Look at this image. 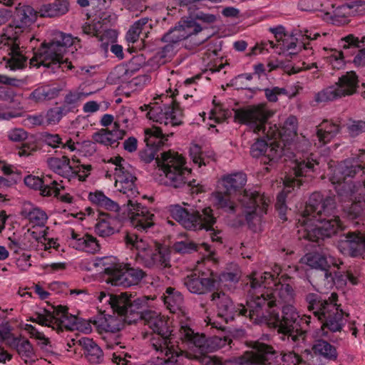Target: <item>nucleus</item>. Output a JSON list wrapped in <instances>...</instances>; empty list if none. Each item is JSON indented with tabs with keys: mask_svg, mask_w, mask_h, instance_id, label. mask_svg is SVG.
Returning <instances> with one entry per match:
<instances>
[{
	"mask_svg": "<svg viewBox=\"0 0 365 365\" xmlns=\"http://www.w3.org/2000/svg\"><path fill=\"white\" fill-rule=\"evenodd\" d=\"M173 126L169 125L165 127L164 125H160V127H153L148 128L145 130V138H150V137L164 138L165 136H169L173 135V132H170L169 128ZM150 140V139H148Z\"/></svg>",
	"mask_w": 365,
	"mask_h": 365,
	"instance_id": "obj_60",
	"label": "nucleus"
},
{
	"mask_svg": "<svg viewBox=\"0 0 365 365\" xmlns=\"http://www.w3.org/2000/svg\"><path fill=\"white\" fill-rule=\"evenodd\" d=\"M331 55L328 57L329 63L334 68H341L345 64L343 52L336 49H331Z\"/></svg>",
	"mask_w": 365,
	"mask_h": 365,
	"instance_id": "obj_64",
	"label": "nucleus"
},
{
	"mask_svg": "<svg viewBox=\"0 0 365 365\" xmlns=\"http://www.w3.org/2000/svg\"><path fill=\"white\" fill-rule=\"evenodd\" d=\"M47 227H36L31 226L27 230V235L29 238H32L36 242H41L44 245V249H48V247L45 245L46 241Z\"/></svg>",
	"mask_w": 365,
	"mask_h": 365,
	"instance_id": "obj_56",
	"label": "nucleus"
},
{
	"mask_svg": "<svg viewBox=\"0 0 365 365\" xmlns=\"http://www.w3.org/2000/svg\"><path fill=\"white\" fill-rule=\"evenodd\" d=\"M48 168L57 175L69 180L76 178L75 169L71 165L68 157H50L46 160Z\"/></svg>",
	"mask_w": 365,
	"mask_h": 365,
	"instance_id": "obj_24",
	"label": "nucleus"
},
{
	"mask_svg": "<svg viewBox=\"0 0 365 365\" xmlns=\"http://www.w3.org/2000/svg\"><path fill=\"white\" fill-rule=\"evenodd\" d=\"M266 98L269 102H277L278 97L281 96H286L289 98L295 97L298 93L296 88H291L289 90L285 88L272 87L265 88L264 90Z\"/></svg>",
	"mask_w": 365,
	"mask_h": 365,
	"instance_id": "obj_45",
	"label": "nucleus"
},
{
	"mask_svg": "<svg viewBox=\"0 0 365 365\" xmlns=\"http://www.w3.org/2000/svg\"><path fill=\"white\" fill-rule=\"evenodd\" d=\"M355 186L351 184H344L339 189V195L342 201H351V204L345 211L351 218L365 215V195L359 194L356 197Z\"/></svg>",
	"mask_w": 365,
	"mask_h": 365,
	"instance_id": "obj_15",
	"label": "nucleus"
},
{
	"mask_svg": "<svg viewBox=\"0 0 365 365\" xmlns=\"http://www.w3.org/2000/svg\"><path fill=\"white\" fill-rule=\"evenodd\" d=\"M314 168V161L302 160L297 162L294 168V173L296 177L307 175L309 173L313 172Z\"/></svg>",
	"mask_w": 365,
	"mask_h": 365,
	"instance_id": "obj_59",
	"label": "nucleus"
},
{
	"mask_svg": "<svg viewBox=\"0 0 365 365\" xmlns=\"http://www.w3.org/2000/svg\"><path fill=\"white\" fill-rule=\"evenodd\" d=\"M314 225L312 230H307L306 237L311 241H317L320 237H329L335 234L340 227V220L336 215L327 217L324 220H314Z\"/></svg>",
	"mask_w": 365,
	"mask_h": 365,
	"instance_id": "obj_19",
	"label": "nucleus"
},
{
	"mask_svg": "<svg viewBox=\"0 0 365 365\" xmlns=\"http://www.w3.org/2000/svg\"><path fill=\"white\" fill-rule=\"evenodd\" d=\"M148 18H143L136 22L134 23V24L130 27V29L128 30L127 35H126V39L128 42L134 43L138 41L139 36H140V30L138 29V25H146L148 23Z\"/></svg>",
	"mask_w": 365,
	"mask_h": 365,
	"instance_id": "obj_61",
	"label": "nucleus"
},
{
	"mask_svg": "<svg viewBox=\"0 0 365 365\" xmlns=\"http://www.w3.org/2000/svg\"><path fill=\"white\" fill-rule=\"evenodd\" d=\"M10 347L15 349L26 363L35 361V351L32 344L28 339L19 337Z\"/></svg>",
	"mask_w": 365,
	"mask_h": 365,
	"instance_id": "obj_38",
	"label": "nucleus"
},
{
	"mask_svg": "<svg viewBox=\"0 0 365 365\" xmlns=\"http://www.w3.org/2000/svg\"><path fill=\"white\" fill-rule=\"evenodd\" d=\"M202 248L210 252V246L206 243L195 244L192 241L185 240L175 242L173 245V249L179 253H189L192 251H198Z\"/></svg>",
	"mask_w": 365,
	"mask_h": 365,
	"instance_id": "obj_49",
	"label": "nucleus"
},
{
	"mask_svg": "<svg viewBox=\"0 0 365 365\" xmlns=\"http://www.w3.org/2000/svg\"><path fill=\"white\" fill-rule=\"evenodd\" d=\"M131 294L127 292L121 293L118 295H113L107 300L114 312L118 314L124 316L127 310V307L131 299Z\"/></svg>",
	"mask_w": 365,
	"mask_h": 365,
	"instance_id": "obj_42",
	"label": "nucleus"
},
{
	"mask_svg": "<svg viewBox=\"0 0 365 365\" xmlns=\"http://www.w3.org/2000/svg\"><path fill=\"white\" fill-rule=\"evenodd\" d=\"M51 182L50 175H46L43 178L28 175L24 179V182L26 186L35 190H39L41 195H43V191L45 188L51 187Z\"/></svg>",
	"mask_w": 365,
	"mask_h": 365,
	"instance_id": "obj_48",
	"label": "nucleus"
},
{
	"mask_svg": "<svg viewBox=\"0 0 365 365\" xmlns=\"http://www.w3.org/2000/svg\"><path fill=\"white\" fill-rule=\"evenodd\" d=\"M144 324L155 333L150 339L151 347L155 351L169 353L170 346L173 344L171 330L168 325L167 317L153 310H146L143 319Z\"/></svg>",
	"mask_w": 365,
	"mask_h": 365,
	"instance_id": "obj_9",
	"label": "nucleus"
},
{
	"mask_svg": "<svg viewBox=\"0 0 365 365\" xmlns=\"http://www.w3.org/2000/svg\"><path fill=\"white\" fill-rule=\"evenodd\" d=\"M283 155L282 148L275 143H270L263 157L264 163H270L272 165L277 162Z\"/></svg>",
	"mask_w": 365,
	"mask_h": 365,
	"instance_id": "obj_52",
	"label": "nucleus"
},
{
	"mask_svg": "<svg viewBox=\"0 0 365 365\" xmlns=\"http://www.w3.org/2000/svg\"><path fill=\"white\" fill-rule=\"evenodd\" d=\"M69 9L68 0H54L52 3L44 4L39 9L41 17H58L66 14Z\"/></svg>",
	"mask_w": 365,
	"mask_h": 365,
	"instance_id": "obj_32",
	"label": "nucleus"
},
{
	"mask_svg": "<svg viewBox=\"0 0 365 365\" xmlns=\"http://www.w3.org/2000/svg\"><path fill=\"white\" fill-rule=\"evenodd\" d=\"M115 220L108 216L101 218L96 225V233L101 237H109L115 233L117 228L115 226Z\"/></svg>",
	"mask_w": 365,
	"mask_h": 365,
	"instance_id": "obj_43",
	"label": "nucleus"
},
{
	"mask_svg": "<svg viewBox=\"0 0 365 365\" xmlns=\"http://www.w3.org/2000/svg\"><path fill=\"white\" fill-rule=\"evenodd\" d=\"M251 351H245L237 359L239 365H299L302 359L294 351L278 352L271 345L251 341Z\"/></svg>",
	"mask_w": 365,
	"mask_h": 365,
	"instance_id": "obj_4",
	"label": "nucleus"
},
{
	"mask_svg": "<svg viewBox=\"0 0 365 365\" xmlns=\"http://www.w3.org/2000/svg\"><path fill=\"white\" fill-rule=\"evenodd\" d=\"M242 212L247 222L251 221L256 215H262L266 212L269 200L257 192L244 191L240 199Z\"/></svg>",
	"mask_w": 365,
	"mask_h": 365,
	"instance_id": "obj_14",
	"label": "nucleus"
},
{
	"mask_svg": "<svg viewBox=\"0 0 365 365\" xmlns=\"http://www.w3.org/2000/svg\"><path fill=\"white\" fill-rule=\"evenodd\" d=\"M258 304L254 302L251 306L255 309H252L255 317L252 319L255 323H264L270 327L277 328L279 333L291 336L293 341L297 340V336L292 333L298 330L299 314L292 304H284L282 307V317L279 316L277 307L260 309Z\"/></svg>",
	"mask_w": 365,
	"mask_h": 365,
	"instance_id": "obj_3",
	"label": "nucleus"
},
{
	"mask_svg": "<svg viewBox=\"0 0 365 365\" xmlns=\"http://www.w3.org/2000/svg\"><path fill=\"white\" fill-rule=\"evenodd\" d=\"M140 109L148 110L147 116L150 120L165 127L176 126L182 123V110L180 105L174 101H172L170 105L153 102L143 105Z\"/></svg>",
	"mask_w": 365,
	"mask_h": 365,
	"instance_id": "obj_10",
	"label": "nucleus"
},
{
	"mask_svg": "<svg viewBox=\"0 0 365 365\" xmlns=\"http://www.w3.org/2000/svg\"><path fill=\"white\" fill-rule=\"evenodd\" d=\"M73 247L77 250H82L90 253H96L100 250V245L98 241L90 235H85L77 239Z\"/></svg>",
	"mask_w": 365,
	"mask_h": 365,
	"instance_id": "obj_44",
	"label": "nucleus"
},
{
	"mask_svg": "<svg viewBox=\"0 0 365 365\" xmlns=\"http://www.w3.org/2000/svg\"><path fill=\"white\" fill-rule=\"evenodd\" d=\"M179 25L185 36V39L188 38H196L199 32L202 31V28L193 19H183L179 22ZM206 40V37L197 38L194 39L195 45H200Z\"/></svg>",
	"mask_w": 365,
	"mask_h": 365,
	"instance_id": "obj_40",
	"label": "nucleus"
},
{
	"mask_svg": "<svg viewBox=\"0 0 365 365\" xmlns=\"http://www.w3.org/2000/svg\"><path fill=\"white\" fill-rule=\"evenodd\" d=\"M336 293L331 294L329 301L320 299L315 294H309L306 297L308 309L312 311L319 320L324 321L321 327L322 336L328 334L326 328L332 332H340L349 317V314L344 313L336 304Z\"/></svg>",
	"mask_w": 365,
	"mask_h": 365,
	"instance_id": "obj_2",
	"label": "nucleus"
},
{
	"mask_svg": "<svg viewBox=\"0 0 365 365\" xmlns=\"http://www.w3.org/2000/svg\"><path fill=\"white\" fill-rule=\"evenodd\" d=\"M99 333L115 332L120 329L121 323L116 317L100 314L90 321Z\"/></svg>",
	"mask_w": 365,
	"mask_h": 365,
	"instance_id": "obj_31",
	"label": "nucleus"
},
{
	"mask_svg": "<svg viewBox=\"0 0 365 365\" xmlns=\"http://www.w3.org/2000/svg\"><path fill=\"white\" fill-rule=\"evenodd\" d=\"M247 182V176L245 173H237L222 178L219 185L227 193H235L240 191Z\"/></svg>",
	"mask_w": 365,
	"mask_h": 365,
	"instance_id": "obj_33",
	"label": "nucleus"
},
{
	"mask_svg": "<svg viewBox=\"0 0 365 365\" xmlns=\"http://www.w3.org/2000/svg\"><path fill=\"white\" fill-rule=\"evenodd\" d=\"M190 155L194 163L197 164L199 167L202 165H206L209 163L208 159L202 157L201 148L198 145H192L190 148Z\"/></svg>",
	"mask_w": 365,
	"mask_h": 365,
	"instance_id": "obj_63",
	"label": "nucleus"
},
{
	"mask_svg": "<svg viewBox=\"0 0 365 365\" xmlns=\"http://www.w3.org/2000/svg\"><path fill=\"white\" fill-rule=\"evenodd\" d=\"M169 348V353H165V351H156L159 354L158 358L163 361L162 365H182L177 360L178 354L174 349L173 344H171Z\"/></svg>",
	"mask_w": 365,
	"mask_h": 365,
	"instance_id": "obj_58",
	"label": "nucleus"
},
{
	"mask_svg": "<svg viewBox=\"0 0 365 365\" xmlns=\"http://www.w3.org/2000/svg\"><path fill=\"white\" fill-rule=\"evenodd\" d=\"M250 289L249 290L250 300L247 302V308H245L242 305H240V308L238 309L239 315L242 316H248L250 319L252 320L255 315L252 312L253 308L251 307L252 303L259 302L258 304L259 308L260 309H263L265 308V304L267 302L266 298L267 296V289L266 284H262L261 282H259V274L254 272L250 277Z\"/></svg>",
	"mask_w": 365,
	"mask_h": 365,
	"instance_id": "obj_13",
	"label": "nucleus"
},
{
	"mask_svg": "<svg viewBox=\"0 0 365 365\" xmlns=\"http://www.w3.org/2000/svg\"><path fill=\"white\" fill-rule=\"evenodd\" d=\"M339 98L340 96L334 85L317 93L314 96V100L317 103H322L331 101Z\"/></svg>",
	"mask_w": 365,
	"mask_h": 365,
	"instance_id": "obj_55",
	"label": "nucleus"
},
{
	"mask_svg": "<svg viewBox=\"0 0 365 365\" xmlns=\"http://www.w3.org/2000/svg\"><path fill=\"white\" fill-rule=\"evenodd\" d=\"M131 73L126 65L121 64L115 67L110 74V78L115 83L124 82L128 79Z\"/></svg>",
	"mask_w": 365,
	"mask_h": 365,
	"instance_id": "obj_57",
	"label": "nucleus"
},
{
	"mask_svg": "<svg viewBox=\"0 0 365 365\" xmlns=\"http://www.w3.org/2000/svg\"><path fill=\"white\" fill-rule=\"evenodd\" d=\"M125 135V130L120 128V121L115 120L111 130L101 128L93 134L92 140L106 146H115L118 144V140L123 139Z\"/></svg>",
	"mask_w": 365,
	"mask_h": 365,
	"instance_id": "obj_22",
	"label": "nucleus"
},
{
	"mask_svg": "<svg viewBox=\"0 0 365 365\" xmlns=\"http://www.w3.org/2000/svg\"><path fill=\"white\" fill-rule=\"evenodd\" d=\"M173 217L184 227L188 230L210 231V235L213 242H222L220 232L215 230L212 227L216 222L213 215V210L210 207H205L200 211L189 212L185 208L175 206L172 210Z\"/></svg>",
	"mask_w": 365,
	"mask_h": 365,
	"instance_id": "obj_7",
	"label": "nucleus"
},
{
	"mask_svg": "<svg viewBox=\"0 0 365 365\" xmlns=\"http://www.w3.org/2000/svg\"><path fill=\"white\" fill-rule=\"evenodd\" d=\"M185 33L182 32L181 27L178 24L177 26H175L174 29L170 30L168 34H166L163 38V40L165 42L168 43V45L165 46L162 50L161 52H159L158 55L160 57L165 58L168 56V53H173V47L172 43H176L179 41H181L182 40H185V38L183 34Z\"/></svg>",
	"mask_w": 365,
	"mask_h": 365,
	"instance_id": "obj_39",
	"label": "nucleus"
},
{
	"mask_svg": "<svg viewBox=\"0 0 365 365\" xmlns=\"http://www.w3.org/2000/svg\"><path fill=\"white\" fill-rule=\"evenodd\" d=\"M98 265L104 267V272L108 277L107 282L114 286L128 287L138 284L146 276L145 272L130 264L118 263L111 257L99 260Z\"/></svg>",
	"mask_w": 365,
	"mask_h": 365,
	"instance_id": "obj_8",
	"label": "nucleus"
},
{
	"mask_svg": "<svg viewBox=\"0 0 365 365\" xmlns=\"http://www.w3.org/2000/svg\"><path fill=\"white\" fill-rule=\"evenodd\" d=\"M338 247L344 255H360L365 252V235L349 232L338 242Z\"/></svg>",
	"mask_w": 365,
	"mask_h": 365,
	"instance_id": "obj_21",
	"label": "nucleus"
},
{
	"mask_svg": "<svg viewBox=\"0 0 365 365\" xmlns=\"http://www.w3.org/2000/svg\"><path fill=\"white\" fill-rule=\"evenodd\" d=\"M147 304V299L145 297L131 299L124 314L125 320L130 324L143 320Z\"/></svg>",
	"mask_w": 365,
	"mask_h": 365,
	"instance_id": "obj_30",
	"label": "nucleus"
},
{
	"mask_svg": "<svg viewBox=\"0 0 365 365\" xmlns=\"http://www.w3.org/2000/svg\"><path fill=\"white\" fill-rule=\"evenodd\" d=\"M350 10L349 4L336 8L331 17L333 23L339 26L347 24L350 21Z\"/></svg>",
	"mask_w": 365,
	"mask_h": 365,
	"instance_id": "obj_53",
	"label": "nucleus"
},
{
	"mask_svg": "<svg viewBox=\"0 0 365 365\" xmlns=\"http://www.w3.org/2000/svg\"><path fill=\"white\" fill-rule=\"evenodd\" d=\"M267 302L265 309L277 308V304H289L294 301L295 292L292 287L288 284H274L273 289H267Z\"/></svg>",
	"mask_w": 365,
	"mask_h": 365,
	"instance_id": "obj_18",
	"label": "nucleus"
},
{
	"mask_svg": "<svg viewBox=\"0 0 365 365\" xmlns=\"http://www.w3.org/2000/svg\"><path fill=\"white\" fill-rule=\"evenodd\" d=\"M0 43L8 47L10 58L7 59L6 66L11 70L23 68L26 62L27 57L24 53L23 47H20V38L15 36H2Z\"/></svg>",
	"mask_w": 365,
	"mask_h": 365,
	"instance_id": "obj_17",
	"label": "nucleus"
},
{
	"mask_svg": "<svg viewBox=\"0 0 365 365\" xmlns=\"http://www.w3.org/2000/svg\"><path fill=\"white\" fill-rule=\"evenodd\" d=\"M11 331L12 328L8 323L0 325V342L5 341L10 346L19 338L15 336Z\"/></svg>",
	"mask_w": 365,
	"mask_h": 365,
	"instance_id": "obj_62",
	"label": "nucleus"
},
{
	"mask_svg": "<svg viewBox=\"0 0 365 365\" xmlns=\"http://www.w3.org/2000/svg\"><path fill=\"white\" fill-rule=\"evenodd\" d=\"M217 282V275L212 272H210L207 277L204 273L202 276L192 274L187 276L184 281V284L187 289L194 294H204L213 288Z\"/></svg>",
	"mask_w": 365,
	"mask_h": 365,
	"instance_id": "obj_20",
	"label": "nucleus"
},
{
	"mask_svg": "<svg viewBox=\"0 0 365 365\" xmlns=\"http://www.w3.org/2000/svg\"><path fill=\"white\" fill-rule=\"evenodd\" d=\"M232 193H227V190H223L220 185H218V190L211 194V199L214 205L217 208L225 210L228 212H235L237 207L235 202L230 200Z\"/></svg>",
	"mask_w": 365,
	"mask_h": 365,
	"instance_id": "obj_34",
	"label": "nucleus"
},
{
	"mask_svg": "<svg viewBox=\"0 0 365 365\" xmlns=\"http://www.w3.org/2000/svg\"><path fill=\"white\" fill-rule=\"evenodd\" d=\"M361 170L358 162L354 160H346L338 165L334 170L331 177L332 183L341 185L346 178L354 177L357 172Z\"/></svg>",
	"mask_w": 365,
	"mask_h": 365,
	"instance_id": "obj_26",
	"label": "nucleus"
},
{
	"mask_svg": "<svg viewBox=\"0 0 365 365\" xmlns=\"http://www.w3.org/2000/svg\"><path fill=\"white\" fill-rule=\"evenodd\" d=\"M180 336L182 341L187 342L189 345H192L203 351L207 345V339L204 334L195 333L187 325H182L179 330Z\"/></svg>",
	"mask_w": 365,
	"mask_h": 365,
	"instance_id": "obj_35",
	"label": "nucleus"
},
{
	"mask_svg": "<svg viewBox=\"0 0 365 365\" xmlns=\"http://www.w3.org/2000/svg\"><path fill=\"white\" fill-rule=\"evenodd\" d=\"M124 242L128 247L136 250V259L144 267L163 269L170 266L169 255L160 244L149 243L131 232L125 235Z\"/></svg>",
	"mask_w": 365,
	"mask_h": 365,
	"instance_id": "obj_6",
	"label": "nucleus"
},
{
	"mask_svg": "<svg viewBox=\"0 0 365 365\" xmlns=\"http://www.w3.org/2000/svg\"><path fill=\"white\" fill-rule=\"evenodd\" d=\"M115 186L118 191L130 197L135 194V178L125 168L115 169Z\"/></svg>",
	"mask_w": 365,
	"mask_h": 365,
	"instance_id": "obj_28",
	"label": "nucleus"
},
{
	"mask_svg": "<svg viewBox=\"0 0 365 365\" xmlns=\"http://www.w3.org/2000/svg\"><path fill=\"white\" fill-rule=\"evenodd\" d=\"M235 111V120L247 125L255 133H264L265 125L273 113L264 105L249 106Z\"/></svg>",
	"mask_w": 365,
	"mask_h": 365,
	"instance_id": "obj_11",
	"label": "nucleus"
},
{
	"mask_svg": "<svg viewBox=\"0 0 365 365\" xmlns=\"http://www.w3.org/2000/svg\"><path fill=\"white\" fill-rule=\"evenodd\" d=\"M336 205L334 197L324 196L319 192L312 194L303 212V217L308 220H324L336 215Z\"/></svg>",
	"mask_w": 365,
	"mask_h": 365,
	"instance_id": "obj_12",
	"label": "nucleus"
},
{
	"mask_svg": "<svg viewBox=\"0 0 365 365\" xmlns=\"http://www.w3.org/2000/svg\"><path fill=\"white\" fill-rule=\"evenodd\" d=\"M79 344L85 351V355L92 364H99L103 360V351L101 348L90 338H82L78 340Z\"/></svg>",
	"mask_w": 365,
	"mask_h": 365,
	"instance_id": "obj_37",
	"label": "nucleus"
},
{
	"mask_svg": "<svg viewBox=\"0 0 365 365\" xmlns=\"http://www.w3.org/2000/svg\"><path fill=\"white\" fill-rule=\"evenodd\" d=\"M26 217L28 218L29 223L31 226L36 227H46L48 216L46 213L42 210L34 207L32 208L27 214Z\"/></svg>",
	"mask_w": 365,
	"mask_h": 365,
	"instance_id": "obj_51",
	"label": "nucleus"
},
{
	"mask_svg": "<svg viewBox=\"0 0 365 365\" xmlns=\"http://www.w3.org/2000/svg\"><path fill=\"white\" fill-rule=\"evenodd\" d=\"M312 351L314 356L329 361H335L338 355L336 347L323 339H317L314 341Z\"/></svg>",
	"mask_w": 365,
	"mask_h": 365,
	"instance_id": "obj_36",
	"label": "nucleus"
},
{
	"mask_svg": "<svg viewBox=\"0 0 365 365\" xmlns=\"http://www.w3.org/2000/svg\"><path fill=\"white\" fill-rule=\"evenodd\" d=\"M211 297L212 302L217 307L219 316L224 317L226 321L234 318L237 311L235 310L233 302L227 294L222 292H216L212 294Z\"/></svg>",
	"mask_w": 365,
	"mask_h": 365,
	"instance_id": "obj_25",
	"label": "nucleus"
},
{
	"mask_svg": "<svg viewBox=\"0 0 365 365\" xmlns=\"http://www.w3.org/2000/svg\"><path fill=\"white\" fill-rule=\"evenodd\" d=\"M128 212L132 225H138L140 220H138L140 215L148 214V208L143 206L140 203L129 200L128 202Z\"/></svg>",
	"mask_w": 365,
	"mask_h": 365,
	"instance_id": "obj_47",
	"label": "nucleus"
},
{
	"mask_svg": "<svg viewBox=\"0 0 365 365\" xmlns=\"http://www.w3.org/2000/svg\"><path fill=\"white\" fill-rule=\"evenodd\" d=\"M300 263L307 265L312 269H319L325 272V277L328 278L331 276L329 272L331 266L339 267L342 262L334 257L318 252H309L304 255Z\"/></svg>",
	"mask_w": 365,
	"mask_h": 365,
	"instance_id": "obj_16",
	"label": "nucleus"
},
{
	"mask_svg": "<svg viewBox=\"0 0 365 365\" xmlns=\"http://www.w3.org/2000/svg\"><path fill=\"white\" fill-rule=\"evenodd\" d=\"M57 96L58 92L55 89L40 87L31 93L30 98L36 103H41L53 99Z\"/></svg>",
	"mask_w": 365,
	"mask_h": 365,
	"instance_id": "obj_50",
	"label": "nucleus"
},
{
	"mask_svg": "<svg viewBox=\"0 0 365 365\" xmlns=\"http://www.w3.org/2000/svg\"><path fill=\"white\" fill-rule=\"evenodd\" d=\"M72 44L73 38L71 35L56 31L52 39L47 43H43L34 53L30 60V65L36 67L43 66L48 68L57 64L58 67L65 65L67 68L71 69V63L63 60V54L66 48Z\"/></svg>",
	"mask_w": 365,
	"mask_h": 365,
	"instance_id": "obj_5",
	"label": "nucleus"
},
{
	"mask_svg": "<svg viewBox=\"0 0 365 365\" xmlns=\"http://www.w3.org/2000/svg\"><path fill=\"white\" fill-rule=\"evenodd\" d=\"M359 77L354 71H348L339 78L334 86L340 98L351 96L356 93Z\"/></svg>",
	"mask_w": 365,
	"mask_h": 365,
	"instance_id": "obj_27",
	"label": "nucleus"
},
{
	"mask_svg": "<svg viewBox=\"0 0 365 365\" xmlns=\"http://www.w3.org/2000/svg\"><path fill=\"white\" fill-rule=\"evenodd\" d=\"M145 140L146 147L139 153L140 159L146 163L155 159L160 170L165 177V183L168 185L178 188L185 185L191 170L185 166L184 157L178 153L169 150L163 153L160 158H155V149L149 145L152 142L148 138H145Z\"/></svg>",
	"mask_w": 365,
	"mask_h": 365,
	"instance_id": "obj_1",
	"label": "nucleus"
},
{
	"mask_svg": "<svg viewBox=\"0 0 365 365\" xmlns=\"http://www.w3.org/2000/svg\"><path fill=\"white\" fill-rule=\"evenodd\" d=\"M53 329L63 330V329L72 330L76 324V317L68 313L66 307L59 306L53 312Z\"/></svg>",
	"mask_w": 365,
	"mask_h": 365,
	"instance_id": "obj_29",
	"label": "nucleus"
},
{
	"mask_svg": "<svg viewBox=\"0 0 365 365\" xmlns=\"http://www.w3.org/2000/svg\"><path fill=\"white\" fill-rule=\"evenodd\" d=\"M38 11H35L31 6L19 4L14 13L15 34L23 32L31 26L37 19Z\"/></svg>",
	"mask_w": 365,
	"mask_h": 365,
	"instance_id": "obj_23",
	"label": "nucleus"
},
{
	"mask_svg": "<svg viewBox=\"0 0 365 365\" xmlns=\"http://www.w3.org/2000/svg\"><path fill=\"white\" fill-rule=\"evenodd\" d=\"M51 187L45 188L43 191V196H51L57 197L61 202L66 203H72L73 197L68 194H61V191L64 189V187L58 184L56 180L51 182Z\"/></svg>",
	"mask_w": 365,
	"mask_h": 365,
	"instance_id": "obj_46",
	"label": "nucleus"
},
{
	"mask_svg": "<svg viewBox=\"0 0 365 365\" xmlns=\"http://www.w3.org/2000/svg\"><path fill=\"white\" fill-rule=\"evenodd\" d=\"M0 101H6L9 104L11 103H16V105L10 106L11 108L16 109L17 110H21L23 109L21 103V98L17 96L12 90L9 88L0 89Z\"/></svg>",
	"mask_w": 365,
	"mask_h": 365,
	"instance_id": "obj_54",
	"label": "nucleus"
},
{
	"mask_svg": "<svg viewBox=\"0 0 365 365\" xmlns=\"http://www.w3.org/2000/svg\"><path fill=\"white\" fill-rule=\"evenodd\" d=\"M164 302L170 312L175 313L182 310L183 297L180 292H175L172 287H168L164 294Z\"/></svg>",
	"mask_w": 365,
	"mask_h": 365,
	"instance_id": "obj_41",
	"label": "nucleus"
}]
</instances>
